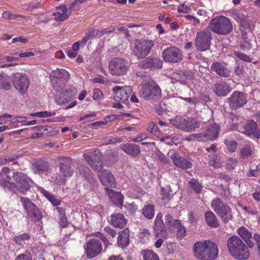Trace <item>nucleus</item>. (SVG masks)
Segmentation results:
<instances>
[{
	"instance_id": "nucleus-1",
	"label": "nucleus",
	"mask_w": 260,
	"mask_h": 260,
	"mask_svg": "<svg viewBox=\"0 0 260 260\" xmlns=\"http://www.w3.org/2000/svg\"><path fill=\"white\" fill-rule=\"evenodd\" d=\"M192 249L195 257L199 260H214L219 253L217 244L210 240L195 243Z\"/></svg>"
},
{
	"instance_id": "nucleus-2",
	"label": "nucleus",
	"mask_w": 260,
	"mask_h": 260,
	"mask_svg": "<svg viewBox=\"0 0 260 260\" xmlns=\"http://www.w3.org/2000/svg\"><path fill=\"white\" fill-rule=\"evenodd\" d=\"M230 254L238 259H247L249 257V251L243 242L237 236L230 238L227 242Z\"/></svg>"
},
{
	"instance_id": "nucleus-3",
	"label": "nucleus",
	"mask_w": 260,
	"mask_h": 260,
	"mask_svg": "<svg viewBox=\"0 0 260 260\" xmlns=\"http://www.w3.org/2000/svg\"><path fill=\"white\" fill-rule=\"evenodd\" d=\"M210 31L222 36H226L233 30V26L230 19L223 16H216L209 23Z\"/></svg>"
},
{
	"instance_id": "nucleus-4",
	"label": "nucleus",
	"mask_w": 260,
	"mask_h": 260,
	"mask_svg": "<svg viewBox=\"0 0 260 260\" xmlns=\"http://www.w3.org/2000/svg\"><path fill=\"white\" fill-rule=\"evenodd\" d=\"M170 122L173 126L181 131L190 132L194 131L200 126V122L197 119L187 117L186 118L177 116L170 120Z\"/></svg>"
},
{
	"instance_id": "nucleus-5",
	"label": "nucleus",
	"mask_w": 260,
	"mask_h": 260,
	"mask_svg": "<svg viewBox=\"0 0 260 260\" xmlns=\"http://www.w3.org/2000/svg\"><path fill=\"white\" fill-rule=\"evenodd\" d=\"M139 93L145 100H155L161 97V91L155 82L151 81L144 84Z\"/></svg>"
},
{
	"instance_id": "nucleus-6",
	"label": "nucleus",
	"mask_w": 260,
	"mask_h": 260,
	"mask_svg": "<svg viewBox=\"0 0 260 260\" xmlns=\"http://www.w3.org/2000/svg\"><path fill=\"white\" fill-rule=\"evenodd\" d=\"M153 46L152 40L136 39L132 51L138 59H142L150 53Z\"/></svg>"
},
{
	"instance_id": "nucleus-7",
	"label": "nucleus",
	"mask_w": 260,
	"mask_h": 260,
	"mask_svg": "<svg viewBox=\"0 0 260 260\" xmlns=\"http://www.w3.org/2000/svg\"><path fill=\"white\" fill-rule=\"evenodd\" d=\"M212 34L208 28L197 32L194 39V45L199 51H205L210 47Z\"/></svg>"
},
{
	"instance_id": "nucleus-8",
	"label": "nucleus",
	"mask_w": 260,
	"mask_h": 260,
	"mask_svg": "<svg viewBox=\"0 0 260 260\" xmlns=\"http://www.w3.org/2000/svg\"><path fill=\"white\" fill-rule=\"evenodd\" d=\"M211 207L225 223L228 222L233 218L232 210L226 204H224L219 198L213 200Z\"/></svg>"
},
{
	"instance_id": "nucleus-9",
	"label": "nucleus",
	"mask_w": 260,
	"mask_h": 260,
	"mask_svg": "<svg viewBox=\"0 0 260 260\" xmlns=\"http://www.w3.org/2000/svg\"><path fill=\"white\" fill-rule=\"evenodd\" d=\"M20 202L26 211L27 216L29 218L34 221H39L42 219L41 212L29 198L21 197Z\"/></svg>"
},
{
	"instance_id": "nucleus-10",
	"label": "nucleus",
	"mask_w": 260,
	"mask_h": 260,
	"mask_svg": "<svg viewBox=\"0 0 260 260\" xmlns=\"http://www.w3.org/2000/svg\"><path fill=\"white\" fill-rule=\"evenodd\" d=\"M12 82L15 89L23 94L26 93L30 84V80L26 74L16 73L12 76Z\"/></svg>"
},
{
	"instance_id": "nucleus-11",
	"label": "nucleus",
	"mask_w": 260,
	"mask_h": 260,
	"mask_svg": "<svg viewBox=\"0 0 260 260\" xmlns=\"http://www.w3.org/2000/svg\"><path fill=\"white\" fill-rule=\"evenodd\" d=\"M109 70L113 76L125 75L128 70V62L122 58H114L109 64Z\"/></svg>"
},
{
	"instance_id": "nucleus-12",
	"label": "nucleus",
	"mask_w": 260,
	"mask_h": 260,
	"mask_svg": "<svg viewBox=\"0 0 260 260\" xmlns=\"http://www.w3.org/2000/svg\"><path fill=\"white\" fill-rule=\"evenodd\" d=\"M162 58L165 62L175 63L181 62L183 57L182 51L175 46H170L162 52Z\"/></svg>"
},
{
	"instance_id": "nucleus-13",
	"label": "nucleus",
	"mask_w": 260,
	"mask_h": 260,
	"mask_svg": "<svg viewBox=\"0 0 260 260\" xmlns=\"http://www.w3.org/2000/svg\"><path fill=\"white\" fill-rule=\"evenodd\" d=\"M85 251L88 258H93L100 254L103 250L101 242L97 239H90L84 245Z\"/></svg>"
},
{
	"instance_id": "nucleus-14",
	"label": "nucleus",
	"mask_w": 260,
	"mask_h": 260,
	"mask_svg": "<svg viewBox=\"0 0 260 260\" xmlns=\"http://www.w3.org/2000/svg\"><path fill=\"white\" fill-rule=\"evenodd\" d=\"M230 107L233 110H237L244 106L247 103L244 94L238 91H234L230 97L226 99Z\"/></svg>"
},
{
	"instance_id": "nucleus-15",
	"label": "nucleus",
	"mask_w": 260,
	"mask_h": 260,
	"mask_svg": "<svg viewBox=\"0 0 260 260\" xmlns=\"http://www.w3.org/2000/svg\"><path fill=\"white\" fill-rule=\"evenodd\" d=\"M112 90L114 92V100L121 103L127 101L132 92V88L129 86L123 87L115 86Z\"/></svg>"
},
{
	"instance_id": "nucleus-16",
	"label": "nucleus",
	"mask_w": 260,
	"mask_h": 260,
	"mask_svg": "<svg viewBox=\"0 0 260 260\" xmlns=\"http://www.w3.org/2000/svg\"><path fill=\"white\" fill-rule=\"evenodd\" d=\"M85 158L90 167L99 173L103 164L100 150H95L90 155H86Z\"/></svg>"
},
{
	"instance_id": "nucleus-17",
	"label": "nucleus",
	"mask_w": 260,
	"mask_h": 260,
	"mask_svg": "<svg viewBox=\"0 0 260 260\" xmlns=\"http://www.w3.org/2000/svg\"><path fill=\"white\" fill-rule=\"evenodd\" d=\"M168 155L173 160L174 165L183 170L190 169L192 167V164L189 160L181 156L178 153L174 152H169Z\"/></svg>"
},
{
	"instance_id": "nucleus-18",
	"label": "nucleus",
	"mask_w": 260,
	"mask_h": 260,
	"mask_svg": "<svg viewBox=\"0 0 260 260\" xmlns=\"http://www.w3.org/2000/svg\"><path fill=\"white\" fill-rule=\"evenodd\" d=\"M13 177L18 184H19L22 181L25 182L22 187H19L18 190L20 192L25 193L30 189L32 181L25 174L21 172H15L13 173Z\"/></svg>"
},
{
	"instance_id": "nucleus-19",
	"label": "nucleus",
	"mask_w": 260,
	"mask_h": 260,
	"mask_svg": "<svg viewBox=\"0 0 260 260\" xmlns=\"http://www.w3.org/2000/svg\"><path fill=\"white\" fill-rule=\"evenodd\" d=\"M59 167L63 175L67 177L72 176L74 173V170L71 167L72 159L68 157L61 156L59 158Z\"/></svg>"
},
{
	"instance_id": "nucleus-20",
	"label": "nucleus",
	"mask_w": 260,
	"mask_h": 260,
	"mask_svg": "<svg viewBox=\"0 0 260 260\" xmlns=\"http://www.w3.org/2000/svg\"><path fill=\"white\" fill-rule=\"evenodd\" d=\"M212 72L216 73L221 77L227 78L230 76V70L226 67V64L220 62H214L210 67Z\"/></svg>"
},
{
	"instance_id": "nucleus-21",
	"label": "nucleus",
	"mask_w": 260,
	"mask_h": 260,
	"mask_svg": "<svg viewBox=\"0 0 260 260\" xmlns=\"http://www.w3.org/2000/svg\"><path fill=\"white\" fill-rule=\"evenodd\" d=\"M243 133L248 136H253L255 138L258 139L260 137V131L258 128L256 122L250 120L244 126Z\"/></svg>"
},
{
	"instance_id": "nucleus-22",
	"label": "nucleus",
	"mask_w": 260,
	"mask_h": 260,
	"mask_svg": "<svg viewBox=\"0 0 260 260\" xmlns=\"http://www.w3.org/2000/svg\"><path fill=\"white\" fill-rule=\"evenodd\" d=\"M162 214L159 212L155 220L154 230L157 237L167 238V233L165 226L162 220Z\"/></svg>"
},
{
	"instance_id": "nucleus-23",
	"label": "nucleus",
	"mask_w": 260,
	"mask_h": 260,
	"mask_svg": "<svg viewBox=\"0 0 260 260\" xmlns=\"http://www.w3.org/2000/svg\"><path fill=\"white\" fill-rule=\"evenodd\" d=\"M119 147L125 153L134 157H138L141 152L140 146L133 143H123Z\"/></svg>"
},
{
	"instance_id": "nucleus-24",
	"label": "nucleus",
	"mask_w": 260,
	"mask_h": 260,
	"mask_svg": "<svg viewBox=\"0 0 260 260\" xmlns=\"http://www.w3.org/2000/svg\"><path fill=\"white\" fill-rule=\"evenodd\" d=\"M99 176L101 183L105 186L114 187L116 185L115 178L113 175L108 170H104Z\"/></svg>"
},
{
	"instance_id": "nucleus-25",
	"label": "nucleus",
	"mask_w": 260,
	"mask_h": 260,
	"mask_svg": "<svg viewBox=\"0 0 260 260\" xmlns=\"http://www.w3.org/2000/svg\"><path fill=\"white\" fill-rule=\"evenodd\" d=\"M162 61L156 57H147L139 64V67L141 69H148L150 68H161Z\"/></svg>"
},
{
	"instance_id": "nucleus-26",
	"label": "nucleus",
	"mask_w": 260,
	"mask_h": 260,
	"mask_svg": "<svg viewBox=\"0 0 260 260\" xmlns=\"http://www.w3.org/2000/svg\"><path fill=\"white\" fill-rule=\"evenodd\" d=\"M212 88L215 93L218 96H224L231 91L228 84L223 81L216 83Z\"/></svg>"
},
{
	"instance_id": "nucleus-27",
	"label": "nucleus",
	"mask_w": 260,
	"mask_h": 260,
	"mask_svg": "<svg viewBox=\"0 0 260 260\" xmlns=\"http://www.w3.org/2000/svg\"><path fill=\"white\" fill-rule=\"evenodd\" d=\"M50 79H53V81L55 82V79L59 80H69L70 78V74L64 69H56L51 71L49 74Z\"/></svg>"
},
{
	"instance_id": "nucleus-28",
	"label": "nucleus",
	"mask_w": 260,
	"mask_h": 260,
	"mask_svg": "<svg viewBox=\"0 0 260 260\" xmlns=\"http://www.w3.org/2000/svg\"><path fill=\"white\" fill-rule=\"evenodd\" d=\"M238 233L240 237L246 243L247 246L251 248L254 244L251 241L252 238L251 233L245 228L242 226L238 230Z\"/></svg>"
},
{
	"instance_id": "nucleus-29",
	"label": "nucleus",
	"mask_w": 260,
	"mask_h": 260,
	"mask_svg": "<svg viewBox=\"0 0 260 260\" xmlns=\"http://www.w3.org/2000/svg\"><path fill=\"white\" fill-rule=\"evenodd\" d=\"M129 229L125 228L119 233L117 243L119 247L123 248L127 246L129 244Z\"/></svg>"
},
{
	"instance_id": "nucleus-30",
	"label": "nucleus",
	"mask_w": 260,
	"mask_h": 260,
	"mask_svg": "<svg viewBox=\"0 0 260 260\" xmlns=\"http://www.w3.org/2000/svg\"><path fill=\"white\" fill-rule=\"evenodd\" d=\"M111 222L114 227L122 229L126 224L127 220L122 214L117 213L111 215Z\"/></svg>"
},
{
	"instance_id": "nucleus-31",
	"label": "nucleus",
	"mask_w": 260,
	"mask_h": 260,
	"mask_svg": "<svg viewBox=\"0 0 260 260\" xmlns=\"http://www.w3.org/2000/svg\"><path fill=\"white\" fill-rule=\"evenodd\" d=\"M106 189L113 203L118 207H121L123 200L122 194L119 192H115L113 190L108 188H106Z\"/></svg>"
},
{
	"instance_id": "nucleus-32",
	"label": "nucleus",
	"mask_w": 260,
	"mask_h": 260,
	"mask_svg": "<svg viewBox=\"0 0 260 260\" xmlns=\"http://www.w3.org/2000/svg\"><path fill=\"white\" fill-rule=\"evenodd\" d=\"M234 18L243 26H248L250 21L247 18V15L244 14L239 10H234L233 12Z\"/></svg>"
},
{
	"instance_id": "nucleus-33",
	"label": "nucleus",
	"mask_w": 260,
	"mask_h": 260,
	"mask_svg": "<svg viewBox=\"0 0 260 260\" xmlns=\"http://www.w3.org/2000/svg\"><path fill=\"white\" fill-rule=\"evenodd\" d=\"M205 218L207 225L212 228L219 226V222L215 214L211 211H207L205 213Z\"/></svg>"
},
{
	"instance_id": "nucleus-34",
	"label": "nucleus",
	"mask_w": 260,
	"mask_h": 260,
	"mask_svg": "<svg viewBox=\"0 0 260 260\" xmlns=\"http://www.w3.org/2000/svg\"><path fill=\"white\" fill-rule=\"evenodd\" d=\"M219 126L216 123L212 124L205 133L207 140H214L217 138L219 132Z\"/></svg>"
},
{
	"instance_id": "nucleus-35",
	"label": "nucleus",
	"mask_w": 260,
	"mask_h": 260,
	"mask_svg": "<svg viewBox=\"0 0 260 260\" xmlns=\"http://www.w3.org/2000/svg\"><path fill=\"white\" fill-rule=\"evenodd\" d=\"M11 88L12 86L8 76L5 73L0 74V89L9 90Z\"/></svg>"
},
{
	"instance_id": "nucleus-36",
	"label": "nucleus",
	"mask_w": 260,
	"mask_h": 260,
	"mask_svg": "<svg viewBox=\"0 0 260 260\" xmlns=\"http://www.w3.org/2000/svg\"><path fill=\"white\" fill-rule=\"evenodd\" d=\"M142 213L147 219H152L154 215V206L151 204L144 206L142 209Z\"/></svg>"
},
{
	"instance_id": "nucleus-37",
	"label": "nucleus",
	"mask_w": 260,
	"mask_h": 260,
	"mask_svg": "<svg viewBox=\"0 0 260 260\" xmlns=\"http://www.w3.org/2000/svg\"><path fill=\"white\" fill-rule=\"evenodd\" d=\"M141 255L144 260H159V257L153 251L146 249L141 251Z\"/></svg>"
},
{
	"instance_id": "nucleus-38",
	"label": "nucleus",
	"mask_w": 260,
	"mask_h": 260,
	"mask_svg": "<svg viewBox=\"0 0 260 260\" xmlns=\"http://www.w3.org/2000/svg\"><path fill=\"white\" fill-rule=\"evenodd\" d=\"M53 89L56 91L60 92L63 90L64 85L69 80H58L55 79V82L53 81V79H50Z\"/></svg>"
},
{
	"instance_id": "nucleus-39",
	"label": "nucleus",
	"mask_w": 260,
	"mask_h": 260,
	"mask_svg": "<svg viewBox=\"0 0 260 260\" xmlns=\"http://www.w3.org/2000/svg\"><path fill=\"white\" fill-rule=\"evenodd\" d=\"M34 167L35 169L40 172L47 171L49 169V165L48 162L42 160H39L35 164Z\"/></svg>"
},
{
	"instance_id": "nucleus-40",
	"label": "nucleus",
	"mask_w": 260,
	"mask_h": 260,
	"mask_svg": "<svg viewBox=\"0 0 260 260\" xmlns=\"http://www.w3.org/2000/svg\"><path fill=\"white\" fill-rule=\"evenodd\" d=\"M30 239V236L28 233H23L19 236L13 237V241L17 245H22L23 242Z\"/></svg>"
},
{
	"instance_id": "nucleus-41",
	"label": "nucleus",
	"mask_w": 260,
	"mask_h": 260,
	"mask_svg": "<svg viewBox=\"0 0 260 260\" xmlns=\"http://www.w3.org/2000/svg\"><path fill=\"white\" fill-rule=\"evenodd\" d=\"M189 185L191 188H192L196 193H200L201 192L202 189V186L199 183V181L192 178L189 182Z\"/></svg>"
},
{
	"instance_id": "nucleus-42",
	"label": "nucleus",
	"mask_w": 260,
	"mask_h": 260,
	"mask_svg": "<svg viewBox=\"0 0 260 260\" xmlns=\"http://www.w3.org/2000/svg\"><path fill=\"white\" fill-rule=\"evenodd\" d=\"M253 152L252 147L250 145L244 146L241 150V156L243 158H246L250 156Z\"/></svg>"
},
{
	"instance_id": "nucleus-43",
	"label": "nucleus",
	"mask_w": 260,
	"mask_h": 260,
	"mask_svg": "<svg viewBox=\"0 0 260 260\" xmlns=\"http://www.w3.org/2000/svg\"><path fill=\"white\" fill-rule=\"evenodd\" d=\"M209 164L210 165L213 166L215 168H218L221 166V162L217 158L216 154H213L212 155L209 156L208 159Z\"/></svg>"
},
{
	"instance_id": "nucleus-44",
	"label": "nucleus",
	"mask_w": 260,
	"mask_h": 260,
	"mask_svg": "<svg viewBox=\"0 0 260 260\" xmlns=\"http://www.w3.org/2000/svg\"><path fill=\"white\" fill-rule=\"evenodd\" d=\"M72 97L68 95L67 93H61L60 95L56 98L57 103L59 105H64L69 102Z\"/></svg>"
},
{
	"instance_id": "nucleus-45",
	"label": "nucleus",
	"mask_w": 260,
	"mask_h": 260,
	"mask_svg": "<svg viewBox=\"0 0 260 260\" xmlns=\"http://www.w3.org/2000/svg\"><path fill=\"white\" fill-rule=\"evenodd\" d=\"M77 172L79 173L82 176L87 178L90 173V170L85 166L81 165L79 166L76 169Z\"/></svg>"
},
{
	"instance_id": "nucleus-46",
	"label": "nucleus",
	"mask_w": 260,
	"mask_h": 260,
	"mask_svg": "<svg viewBox=\"0 0 260 260\" xmlns=\"http://www.w3.org/2000/svg\"><path fill=\"white\" fill-rule=\"evenodd\" d=\"M86 33L87 34L89 38L92 40L94 38H100L102 37V32L101 30L94 29V30H86Z\"/></svg>"
},
{
	"instance_id": "nucleus-47",
	"label": "nucleus",
	"mask_w": 260,
	"mask_h": 260,
	"mask_svg": "<svg viewBox=\"0 0 260 260\" xmlns=\"http://www.w3.org/2000/svg\"><path fill=\"white\" fill-rule=\"evenodd\" d=\"M224 144L229 151L233 152L235 151L237 147V143L234 140H224Z\"/></svg>"
},
{
	"instance_id": "nucleus-48",
	"label": "nucleus",
	"mask_w": 260,
	"mask_h": 260,
	"mask_svg": "<svg viewBox=\"0 0 260 260\" xmlns=\"http://www.w3.org/2000/svg\"><path fill=\"white\" fill-rule=\"evenodd\" d=\"M43 193L54 206H57L60 204V201L56 199L54 196L50 194L48 191L44 190Z\"/></svg>"
},
{
	"instance_id": "nucleus-49",
	"label": "nucleus",
	"mask_w": 260,
	"mask_h": 260,
	"mask_svg": "<svg viewBox=\"0 0 260 260\" xmlns=\"http://www.w3.org/2000/svg\"><path fill=\"white\" fill-rule=\"evenodd\" d=\"M174 228L178 229L177 232L178 237L180 239H182L185 237L186 234V230L185 228L180 224V222L178 223V225H176V226H174Z\"/></svg>"
},
{
	"instance_id": "nucleus-50",
	"label": "nucleus",
	"mask_w": 260,
	"mask_h": 260,
	"mask_svg": "<svg viewBox=\"0 0 260 260\" xmlns=\"http://www.w3.org/2000/svg\"><path fill=\"white\" fill-rule=\"evenodd\" d=\"M234 55L236 56L239 59L246 62H250L251 58L249 56L245 54L241 53L239 51H236L234 53Z\"/></svg>"
},
{
	"instance_id": "nucleus-51",
	"label": "nucleus",
	"mask_w": 260,
	"mask_h": 260,
	"mask_svg": "<svg viewBox=\"0 0 260 260\" xmlns=\"http://www.w3.org/2000/svg\"><path fill=\"white\" fill-rule=\"evenodd\" d=\"M179 220L178 219L173 220L172 216L168 214L166 216V223L169 225L176 226V225H178Z\"/></svg>"
},
{
	"instance_id": "nucleus-52",
	"label": "nucleus",
	"mask_w": 260,
	"mask_h": 260,
	"mask_svg": "<svg viewBox=\"0 0 260 260\" xmlns=\"http://www.w3.org/2000/svg\"><path fill=\"white\" fill-rule=\"evenodd\" d=\"M170 189L168 187L165 188L163 187L161 189V195L162 197V200L165 201H168L170 200Z\"/></svg>"
},
{
	"instance_id": "nucleus-53",
	"label": "nucleus",
	"mask_w": 260,
	"mask_h": 260,
	"mask_svg": "<svg viewBox=\"0 0 260 260\" xmlns=\"http://www.w3.org/2000/svg\"><path fill=\"white\" fill-rule=\"evenodd\" d=\"M173 75L174 78L176 80L181 83L183 82L186 79L185 75H184V73L181 71H180L179 73H173Z\"/></svg>"
},
{
	"instance_id": "nucleus-54",
	"label": "nucleus",
	"mask_w": 260,
	"mask_h": 260,
	"mask_svg": "<svg viewBox=\"0 0 260 260\" xmlns=\"http://www.w3.org/2000/svg\"><path fill=\"white\" fill-rule=\"evenodd\" d=\"M54 15L55 17V19L56 21H64L67 20L69 17L68 14L60 13L59 12L54 13Z\"/></svg>"
},
{
	"instance_id": "nucleus-55",
	"label": "nucleus",
	"mask_w": 260,
	"mask_h": 260,
	"mask_svg": "<svg viewBox=\"0 0 260 260\" xmlns=\"http://www.w3.org/2000/svg\"><path fill=\"white\" fill-rule=\"evenodd\" d=\"M2 16L4 18L7 19H14L17 17H22L20 15H14L11 14L8 11L4 12L2 14Z\"/></svg>"
},
{
	"instance_id": "nucleus-56",
	"label": "nucleus",
	"mask_w": 260,
	"mask_h": 260,
	"mask_svg": "<svg viewBox=\"0 0 260 260\" xmlns=\"http://www.w3.org/2000/svg\"><path fill=\"white\" fill-rule=\"evenodd\" d=\"M86 0H75L69 6V9L71 11L75 10L76 7H79V4L84 3Z\"/></svg>"
},
{
	"instance_id": "nucleus-57",
	"label": "nucleus",
	"mask_w": 260,
	"mask_h": 260,
	"mask_svg": "<svg viewBox=\"0 0 260 260\" xmlns=\"http://www.w3.org/2000/svg\"><path fill=\"white\" fill-rule=\"evenodd\" d=\"M2 186H4L5 189H8L10 190H14V189L16 187V186L14 183L6 181L5 179V183H3V185Z\"/></svg>"
},
{
	"instance_id": "nucleus-58",
	"label": "nucleus",
	"mask_w": 260,
	"mask_h": 260,
	"mask_svg": "<svg viewBox=\"0 0 260 260\" xmlns=\"http://www.w3.org/2000/svg\"><path fill=\"white\" fill-rule=\"evenodd\" d=\"M240 48L243 51L247 52L251 49V44L245 41L240 45Z\"/></svg>"
},
{
	"instance_id": "nucleus-59",
	"label": "nucleus",
	"mask_w": 260,
	"mask_h": 260,
	"mask_svg": "<svg viewBox=\"0 0 260 260\" xmlns=\"http://www.w3.org/2000/svg\"><path fill=\"white\" fill-rule=\"evenodd\" d=\"M103 96V93L99 88H95L93 90L92 98L94 100H100Z\"/></svg>"
},
{
	"instance_id": "nucleus-60",
	"label": "nucleus",
	"mask_w": 260,
	"mask_h": 260,
	"mask_svg": "<svg viewBox=\"0 0 260 260\" xmlns=\"http://www.w3.org/2000/svg\"><path fill=\"white\" fill-rule=\"evenodd\" d=\"M235 72L239 76L244 77L245 76V71L242 66L238 65L235 69Z\"/></svg>"
},
{
	"instance_id": "nucleus-61",
	"label": "nucleus",
	"mask_w": 260,
	"mask_h": 260,
	"mask_svg": "<svg viewBox=\"0 0 260 260\" xmlns=\"http://www.w3.org/2000/svg\"><path fill=\"white\" fill-rule=\"evenodd\" d=\"M59 223L60 226L63 228H66L68 225L69 222L67 220L66 215L63 216H59Z\"/></svg>"
},
{
	"instance_id": "nucleus-62",
	"label": "nucleus",
	"mask_w": 260,
	"mask_h": 260,
	"mask_svg": "<svg viewBox=\"0 0 260 260\" xmlns=\"http://www.w3.org/2000/svg\"><path fill=\"white\" fill-rule=\"evenodd\" d=\"M157 156L159 159L163 163L168 164L169 162V159L166 157V156L162 152L159 151L157 153Z\"/></svg>"
},
{
	"instance_id": "nucleus-63",
	"label": "nucleus",
	"mask_w": 260,
	"mask_h": 260,
	"mask_svg": "<svg viewBox=\"0 0 260 260\" xmlns=\"http://www.w3.org/2000/svg\"><path fill=\"white\" fill-rule=\"evenodd\" d=\"M15 260H31L30 254H19Z\"/></svg>"
},
{
	"instance_id": "nucleus-64",
	"label": "nucleus",
	"mask_w": 260,
	"mask_h": 260,
	"mask_svg": "<svg viewBox=\"0 0 260 260\" xmlns=\"http://www.w3.org/2000/svg\"><path fill=\"white\" fill-rule=\"evenodd\" d=\"M253 239L256 243L258 255L260 256V235L256 234H254L253 236Z\"/></svg>"
}]
</instances>
